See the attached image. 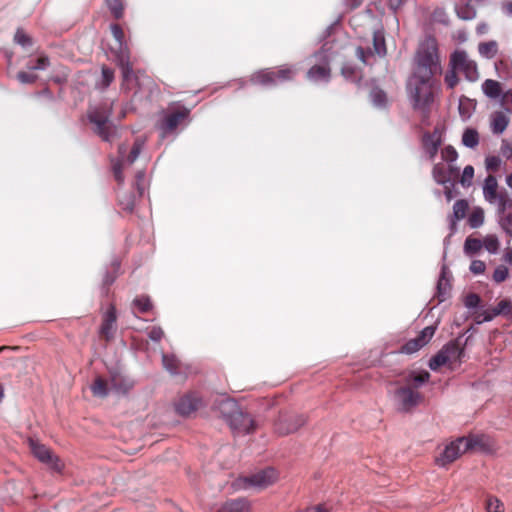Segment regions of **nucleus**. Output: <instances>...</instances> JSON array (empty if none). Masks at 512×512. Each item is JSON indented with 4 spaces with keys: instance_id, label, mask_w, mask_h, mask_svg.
I'll return each instance as SVG.
<instances>
[{
    "instance_id": "f257e3e1",
    "label": "nucleus",
    "mask_w": 512,
    "mask_h": 512,
    "mask_svg": "<svg viewBox=\"0 0 512 512\" xmlns=\"http://www.w3.org/2000/svg\"><path fill=\"white\" fill-rule=\"evenodd\" d=\"M407 89L413 108L420 110L423 117L427 118L434 101L432 77L414 73L407 83Z\"/></svg>"
},
{
    "instance_id": "f03ea898",
    "label": "nucleus",
    "mask_w": 512,
    "mask_h": 512,
    "mask_svg": "<svg viewBox=\"0 0 512 512\" xmlns=\"http://www.w3.org/2000/svg\"><path fill=\"white\" fill-rule=\"evenodd\" d=\"M111 33L118 44V52L116 61L122 73V89L125 91L132 90L135 84H138V78L135 76L132 65L129 60V51L125 44L124 32L120 25L111 24Z\"/></svg>"
},
{
    "instance_id": "7ed1b4c3",
    "label": "nucleus",
    "mask_w": 512,
    "mask_h": 512,
    "mask_svg": "<svg viewBox=\"0 0 512 512\" xmlns=\"http://www.w3.org/2000/svg\"><path fill=\"white\" fill-rule=\"evenodd\" d=\"M418 67L415 73L425 74V77H433L440 71L437 41L434 37H426L417 51Z\"/></svg>"
},
{
    "instance_id": "20e7f679",
    "label": "nucleus",
    "mask_w": 512,
    "mask_h": 512,
    "mask_svg": "<svg viewBox=\"0 0 512 512\" xmlns=\"http://www.w3.org/2000/svg\"><path fill=\"white\" fill-rule=\"evenodd\" d=\"M221 412L230 428L236 433L249 434L256 429L255 421L250 415L244 413L234 401H223Z\"/></svg>"
},
{
    "instance_id": "39448f33",
    "label": "nucleus",
    "mask_w": 512,
    "mask_h": 512,
    "mask_svg": "<svg viewBox=\"0 0 512 512\" xmlns=\"http://www.w3.org/2000/svg\"><path fill=\"white\" fill-rule=\"evenodd\" d=\"M482 443V437L471 435L468 437H459L445 446L439 456L436 457V464L445 467L454 462L460 455L471 450Z\"/></svg>"
},
{
    "instance_id": "423d86ee",
    "label": "nucleus",
    "mask_w": 512,
    "mask_h": 512,
    "mask_svg": "<svg viewBox=\"0 0 512 512\" xmlns=\"http://www.w3.org/2000/svg\"><path fill=\"white\" fill-rule=\"evenodd\" d=\"M110 114L100 107L89 110L88 119L94 125V132L105 142H112L117 135V128L109 120Z\"/></svg>"
},
{
    "instance_id": "0eeeda50",
    "label": "nucleus",
    "mask_w": 512,
    "mask_h": 512,
    "mask_svg": "<svg viewBox=\"0 0 512 512\" xmlns=\"http://www.w3.org/2000/svg\"><path fill=\"white\" fill-rule=\"evenodd\" d=\"M449 65L450 68L456 70L458 73H462L470 82H474L479 78L476 62L472 60L464 50L454 51L450 56Z\"/></svg>"
},
{
    "instance_id": "6e6552de",
    "label": "nucleus",
    "mask_w": 512,
    "mask_h": 512,
    "mask_svg": "<svg viewBox=\"0 0 512 512\" xmlns=\"http://www.w3.org/2000/svg\"><path fill=\"white\" fill-rule=\"evenodd\" d=\"M393 401L400 412H410L422 401V395L410 386H401L394 391Z\"/></svg>"
},
{
    "instance_id": "1a4fd4ad",
    "label": "nucleus",
    "mask_w": 512,
    "mask_h": 512,
    "mask_svg": "<svg viewBox=\"0 0 512 512\" xmlns=\"http://www.w3.org/2000/svg\"><path fill=\"white\" fill-rule=\"evenodd\" d=\"M294 71L288 67H281L278 70L264 69L253 74L251 81L264 86L276 85L292 79Z\"/></svg>"
},
{
    "instance_id": "9d476101",
    "label": "nucleus",
    "mask_w": 512,
    "mask_h": 512,
    "mask_svg": "<svg viewBox=\"0 0 512 512\" xmlns=\"http://www.w3.org/2000/svg\"><path fill=\"white\" fill-rule=\"evenodd\" d=\"M190 110L182 108L176 111H169L164 114L163 118L157 124L161 138L175 132L180 123L189 117Z\"/></svg>"
},
{
    "instance_id": "9b49d317",
    "label": "nucleus",
    "mask_w": 512,
    "mask_h": 512,
    "mask_svg": "<svg viewBox=\"0 0 512 512\" xmlns=\"http://www.w3.org/2000/svg\"><path fill=\"white\" fill-rule=\"evenodd\" d=\"M277 480V471L274 468L260 470L249 477L242 479L243 484L240 487L247 489L255 487L259 489L266 488Z\"/></svg>"
},
{
    "instance_id": "f8f14e48",
    "label": "nucleus",
    "mask_w": 512,
    "mask_h": 512,
    "mask_svg": "<svg viewBox=\"0 0 512 512\" xmlns=\"http://www.w3.org/2000/svg\"><path fill=\"white\" fill-rule=\"evenodd\" d=\"M316 59L319 61L318 64L313 65L307 72L309 80L318 82H328L330 79V57L327 51L322 50L315 54Z\"/></svg>"
},
{
    "instance_id": "ddd939ff",
    "label": "nucleus",
    "mask_w": 512,
    "mask_h": 512,
    "mask_svg": "<svg viewBox=\"0 0 512 512\" xmlns=\"http://www.w3.org/2000/svg\"><path fill=\"white\" fill-rule=\"evenodd\" d=\"M305 423L306 418L303 415L282 417L275 424V431L282 436L288 435L296 432Z\"/></svg>"
},
{
    "instance_id": "4468645a",
    "label": "nucleus",
    "mask_w": 512,
    "mask_h": 512,
    "mask_svg": "<svg viewBox=\"0 0 512 512\" xmlns=\"http://www.w3.org/2000/svg\"><path fill=\"white\" fill-rule=\"evenodd\" d=\"M422 144L424 152L428 155L429 160L433 161L442 144V138L438 128H435L432 133L425 132L422 137Z\"/></svg>"
},
{
    "instance_id": "2eb2a0df",
    "label": "nucleus",
    "mask_w": 512,
    "mask_h": 512,
    "mask_svg": "<svg viewBox=\"0 0 512 512\" xmlns=\"http://www.w3.org/2000/svg\"><path fill=\"white\" fill-rule=\"evenodd\" d=\"M511 110L509 108L506 109V112L504 111H495L491 114L490 117V127L491 131L494 134H502L506 128L509 125V117L507 113H510Z\"/></svg>"
},
{
    "instance_id": "dca6fc26",
    "label": "nucleus",
    "mask_w": 512,
    "mask_h": 512,
    "mask_svg": "<svg viewBox=\"0 0 512 512\" xmlns=\"http://www.w3.org/2000/svg\"><path fill=\"white\" fill-rule=\"evenodd\" d=\"M200 401L194 395H186L176 403V411L182 416H188L195 412L199 407Z\"/></svg>"
},
{
    "instance_id": "f3484780",
    "label": "nucleus",
    "mask_w": 512,
    "mask_h": 512,
    "mask_svg": "<svg viewBox=\"0 0 512 512\" xmlns=\"http://www.w3.org/2000/svg\"><path fill=\"white\" fill-rule=\"evenodd\" d=\"M489 203L496 206V218L512 211V197L506 189H501L499 197Z\"/></svg>"
},
{
    "instance_id": "a211bd4d",
    "label": "nucleus",
    "mask_w": 512,
    "mask_h": 512,
    "mask_svg": "<svg viewBox=\"0 0 512 512\" xmlns=\"http://www.w3.org/2000/svg\"><path fill=\"white\" fill-rule=\"evenodd\" d=\"M116 323V310L111 306L104 315V320L100 328V333L110 340L114 334V326Z\"/></svg>"
},
{
    "instance_id": "6ab92c4d",
    "label": "nucleus",
    "mask_w": 512,
    "mask_h": 512,
    "mask_svg": "<svg viewBox=\"0 0 512 512\" xmlns=\"http://www.w3.org/2000/svg\"><path fill=\"white\" fill-rule=\"evenodd\" d=\"M216 512H250V504L244 498L226 501Z\"/></svg>"
},
{
    "instance_id": "aec40b11",
    "label": "nucleus",
    "mask_w": 512,
    "mask_h": 512,
    "mask_svg": "<svg viewBox=\"0 0 512 512\" xmlns=\"http://www.w3.org/2000/svg\"><path fill=\"white\" fill-rule=\"evenodd\" d=\"M498 182L495 176L488 175L484 180L483 197L489 203L499 197Z\"/></svg>"
},
{
    "instance_id": "412c9836",
    "label": "nucleus",
    "mask_w": 512,
    "mask_h": 512,
    "mask_svg": "<svg viewBox=\"0 0 512 512\" xmlns=\"http://www.w3.org/2000/svg\"><path fill=\"white\" fill-rule=\"evenodd\" d=\"M30 448L33 455L44 463H53V455L51 451L43 444H40L34 440H30Z\"/></svg>"
},
{
    "instance_id": "4be33fe9",
    "label": "nucleus",
    "mask_w": 512,
    "mask_h": 512,
    "mask_svg": "<svg viewBox=\"0 0 512 512\" xmlns=\"http://www.w3.org/2000/svg\"><path fill=\"white\" fill-rule=\"evenodd\" d=\"M450 292V283L447 278V267L445 265L442 266L441 274L437 282V298L439 302H443L449 296Z\"/></svg>"
},
{
    "instance_id": "5701e85b",
    "label": "nucleus",
    "mask_w": 512,
    "mask_h": 512,
    "mask_svg": "<svg viewBox=\"0 0 512 512\" xmlns=\"http://www.w3.org/2000/svg\"><path fill=\"white\" fill-rule=\"evenodd\" d=\"M468 202L464 199L457 200L453 205V215L450 219V228L455 230L456 223L462 220L467 213Z\"/></svg>"
},
{
    "instance_id": "b1692460",
    "label": "nucleus",
    "mask_w": 512,
    "mask_h": 512,
    "mask_svg": "<svg viewBox=\"0 0 512 512\" xmlns=\"http://www.w3.org/2000/svg\"><path fill=\"white\" fill-rule=\"evenodd\" d=\"M440 351H445L444 356L448 358V363L459 361L464 354V350L460 348L457 341H450L445 344Z\"/></svg>"
},
{
    "instance_id": "393cba45",
    "label": "nucleus",
    "mask_w": 512,
    "mask_h": 512,
    "mask_svg": "<svg viewBox=\"0 0 512 512\" xmlns=\"http://www.w3.org/2000/svg\"><path fill=\"white\" fill-rule=\"evenodd\" d=\"M483 93L491 99H498L501 96L502 89L498 81L492 79H486L482 83Z\"/></svg>"
},
{
    "instance_id": "a878e982",
    "label": "nucleus",
    "mask_w": 512,
    "mask_h": 512,
    "mask_svg": "<svg viewBox=\"0 0 512 512\" xmlns=\"http://www.w3.org/2000/svg\"><path fill=\"white\" fill-rule=\"evenodd\" d=\"M478 52L482 57L492 59L498 52V43L495 40L481 42L478 45Z\"/></svg>"
},
{
    "instance_id": "bb28decb",
    "label": "nucleus",
    "mask_w": 512,
    "mask_h": 512,
    "mask_svg": "<svg viewBox=\"0 0 512 512\" xmlns=\"http://www.w3.org/2000/svg\"><path fill=\"white\" fill-rule=\"evenodd\" d=\"M462 144L467 148H476L479 144L478 131L474 128H466L462 135Z\"/></svg>"
},
{
    "instance_id": "cd10ccee",
    "label": "nucleus",
    "mask_w": 512,
    "mask_h": 512,
    "mask_svg": "<svg viewBox=\"0 0 512 512\" xmlns=\"http://www.w3.org/2000/svg\"><path fill=\"white\" fill-rule=\"evenodd\" d=\"M373 50L380 57H384L387 53L385 37L382 30H376L373 33Z\"/></svg>"
},
{
    "instance_id": "c85d7f7f",
    "label": "nucleus",
    "mask_w": 512,
    "mask_h": 512,
    "mask_svg": "<svg viewBox=\"0 0 512 512\" xmlns=\"http://www.w3.org/2000/svg\"><path fill=\"white\" fill-rule=\"evenodd\" d=\"M429 379H430V374L427 371H423L417 375L410 374L406 378V386H410L413 389L417 390L423 384L428 382Z\"/></svg>"
},
{
    "instance_id": "c756f323",
    "label": "nucleus",
    "mask_w": 512,
    "mask_h": 512,
    "mask_svg": "<svg viewBox=\"0 0 512 512\" xmlns=\"http://www.w3.org/2000/svg\"><path fill=\"white\" fill-rule=\"evenodd\" d=\"M125 153H126V147L120 146L119 147V155H120L121 159H118L117 161H115L113 163L114 177L119 184H122L124 182V176L122 173V170H123V160L122 159L124 158Z\"/></svg>"
},
{
    "instance_id": "7c9ffc66",
    "label": "nucleus",
    "mask_w": 512,
    "mask_h": 512,
    "mask_svg": "<svg viewBox=\"0 0 512 512\" xmlns=\"http://www.w3.org/2000/svg\"><path fill=\"white\" fill-rule=\"evenodd\" d=\"M432 176H433V179L438 184H441V185H444L450 181V177L447 174L445 167L441 163L434 165V167L432 169Z\"/></svg>"
},
{
    "instance_id": "2f4dec72",
    "label": "nucleus",
    "mask_w": 512,
    "mask_h": 512,
    "mask_svg": "<svg viewBox=\"0 0 512 512\" xmlns=\"http://www.w3.org/2000/svg\"><path fill=\"white\" fill-rule=\"evenodd\" d=\"M484 223V210L480 207L473 209L468 217V224L471 228H479Z\"/></svg>"
},
{
    "instance_id": "473e14b6",
    "label": "nucleus",
    "mask_w": 512,
    "mask_h": 512,
    "mask_svg": "<svg viewBox=\"0 0 512 512\" xmlns=\"http://www.w3.org/2000/svg\"><path fill=\"white\" fill-rule=\"evenodd\" d=\"M135 203L136 196L133 193H124L119 196V205L127 212L131 213L134 210Z\"/></svg>"
},
{
    "instance_id": "72a5a7b5",
    "label": "nucleus",
    "mask_w": 512,
    "mask_h": 512,
    "mask_svg": "<svg viewBox=\"0 0 512 512\" xmlns=\"http://www.w3.org/2000/svg\"><path fill=\"white\" fill-rule=\"evenodd\" d=\"M162 363L164 368L171 374L175 375L178 373L179 361L174 355L163 354Z\"/></svg>"
},
{
    "instance_id": "f704fd0d",
    "label": "nucleus",
    "mask_w": 512,
    "mask_h": 512,
    "mask_svg": "<svg viewBox=\"0 0 512 512\" xmlns=\"http://www.w3.org/2000/svg\"><path fill=\"white\" fill-rule=\"evenodd\" d=\"M455 11L462 20H472L476 16V10L469 4L456 6Z\"/></svg>"
},
{
    "instance_id": "c9c22d12",
    "label": "nucleus",
    "mask_w": 512,
    "mask_h": 512,
    "mask_svg": "<svg viewBox=\"0 0 512 512\" xmlns=\"http://www.w3.org/2000/svg\"><path fill=\"white\" fill-rule=\"evenodd\" d=\"M458 110L462 120L466 121L472 114V103L466 97H461L459 100Z\"/></svg>"
},
{
    "instance_id": "e433bc0d",
    "label": "nucleus",
    "mask_w": 512,
    "mask_h": 512,
    "mask_svg": "<svg viewBox=\"0 0 512 512\" xmlns=\"http://www.w3.org/2000/svg\"><path fill=\"white\" fill-rule=\"evenodd\" d=\"M497 223L509 236H512V210L497 217Z\"/></svg>"
},
{
    "instance_id": "4c0bfd02",
    "label": "nucleus",
    "mask_w": 512,
    "mask_h": 512,
    "mask_svg": "<svg viewBox=\"0 0 512 512\" xmlns=\"http://www.w3.org/2000/svg\"><path fill=\"white\" fill-rule=\"evenodd\" d=\"M94 396L106 397L108 395L107 383L100 377L96 378L91 386Z\"/></svg>"
},
{
    "instance_id": "58836bf2",
    "label": "nucleus",
    "mask_w": 512,
    "mask_h": 512,
    "mask_svg": "<svg viewBox=\"0 0 512 512\" xmlns=\"http://www.w3.org/2000/svg\"><path fill=\"white\" fill-rule=\"evenodd\" d=\"M445 354V351H438L436 355H434L430 360H429V363H428V366L431 370L433 371H436L438 370L441 366L445 365L448 363V358H446V356H444Z\"/></svg>"
},
{
    "instance_id": "ea45409f",
    "label": "nucleus",
    "mask_w": 512,
    "mask_h": 512,
    "mask_svg": "<svg viewBox=\"0 0 512 512\" xmlns=\"http://www.w3.org/2000/svg\"><path fill=\"white\" fill-rule=\"evenodd\" d=\"M445 354V351H438L436 355H434L430 360H429V363H428V366L431 370L433 371H436L438 370L441 366L445 365L448 363V358H446V356H444Z\"/></svg>"
},
{
    "instance_id": "a19ab883",
    "label": "nucleus",
    "mask_w": 512,
    "mask_h": 512,
    "mask_svg": "<svg viewBox=\"0 0 512 512\" xmlns=\"http://www.w3.org/2000/svg\"><path fill=\"white\" fill-rule=\"evenodd\" d=\"M482 246L489 253L495 254L499 249V240L495 235H487L482 241Z\"/></svg>"
},
{
    "instance_id": "79ce46f5",
    "label": "nucleus",
    "mask_w": 512,
    "mask_h": 512,
    "mask_svg": "<svg viewBox=\"0 0 512 512\" xmlns=\"http://www.w3.org/2000/svg\"><path fill=\"white\" fill-rule=\"evenodd\" d=\"M143 145H144L143 140H141L139 138L135 140L129 155L126 158V162L129 165L133 164L136 161V159L139 157V155L142 151Z\"/></svg>"
},
{
    "instance_id": "37998d69",
    "label": "nucleus",
    "mask_w": 512,
    "mask_h": 512,
    "mask_svg": "<svg viewBox=\"0 0 512 512\" xmlns=\"http://www.w3.org/2000/svg\"><path fill=\"white\" fill-rule=\"evenodd\" d=\"M370 99L376 107H383L386 103V94L379 88H373L370 92Z\"/></svg>"
},
{
    "instance_id": "c03bdc74",
    "label": "nucleus",
    "mask_w": 512,
    "mask_h": 512,
    "mask_svg": "<svg viewBox=\"0 0 512 512\" xmlns=\"http://www.w3.org/2000/svg\"><path fill=\"white\" fill-rule=\"evenodd\" d=\"M486 512H504V505L497 497L489 496L486 500Z\"/></svg>"
},
{
    "instance_id": "a18cd8bd",
    "label": "nucleus",
    "mask_w": 512,
    "mask_h": 512,
    "mask_svg": "<svg viewBox=\"0 0 512 512\" xmlns=\"http://www.w3.org/2000/svg\"><path fill=\"white\" fill-rule=\"evenodd\" d=\"M436 331V327L434 326H427L425 327L420 334L416 337L417 340L420 342V344L425 346L434 336Z\"/></svg>"
},
{
    "instance_id": "49530a36",
    "label": "nucleus",
    "mask_w": 512,
    "mask_h": 512,
    "mask_svg": "<svg viewBox=\"0 0 512 512\" xmlns=\"http://www.w3.org/2000/svg\"><path fill=\"white\" fill-rule=\"evenodd\" d=\"M482 248V241L475 238H467L464 243V250L468 254H474Z\"/></svg>"
},
{
    "instance_id": "de8ad7c7",
    "label": "nucleus",
    "mask_w": 512,
    "mask_h": 512,
    "mask_svg": "<svg viewBox=\"0 0 512 512\" xmlns=\"http://www.w3.org/2000/svg\"><path fill=\"white\" fill-rule=\"evenodd\" d=\"M14 41L16 44L22 47H29L32 45V39L22 29H17L14 35Z\"/></svg>"
},
{
    "instance_id": "09e8293b",
    "label": "nucleus",
    "mask_w": 512,
    "mask_h": 512,
    "mask_svg": "<svg viewBox=\"0 0 512 512\" xmlns=\"http://www.w3.org/2000/svg\"><path fill=\"white\" fill-rule=\"evenodd\" d=\"M107 6L116 19L123 16V4L121 0H107Z\"/></svg>"
},
{
    "instance_id": "8fccbe9b",
    "label": "nucleus",
    "mask_w": 512,
    "mask_h": 512,
    "mask_svg": "<svg viewBox=\"0 0 512 512\" xmlns=\"http://www.w3.org/2000/svg\"><path fill=\"white\" fill-rule=\"evenodd\" d=\"M50 60L47 56H41L38 59L35 60V62H30L27 65V68L29 70H45L49 67Z\"/></svg>"
},
{
    "instance_id": "3c124183",
    "label": "nucleus",
    "mask_w": 512,
    "mask_h": 512,
    "mask_svg": "<svg viewBox=\"0 0 512 512\" xmlns=\"http://www.w3.org/2000/svg\"><path fill=\"white\" fill-rule=\"evenodd\" d=\"M441 156L444 161L452 164L457 160L458 153L453 146L448 145L442 149Z\"/></svg>"
},
{
    "instance_id": "603ef678",
    "label": "nucleus",
    "mask_w": 512,
    "mask_h": 512,
    "mask_svg": "<svg viewBox=\"0 0 512 512\" xmlns=\"http://www.w3.org/2000/svg\"><path fill=\"white\" fill-rule=\"evenodd\" d=\"M420 348H422V345L417 340V338L409 340L407 343H405L402 348L401 352L405 354H413L417 352Z\"/></svg>"
},
{
    "instance_id": "864d4df0",
    "label": "nucleus",
    "mask_w": 512,
    "mask_h": 512,
    "mask_svg": "<svg viewBox=\"0 0 512 512\" xmlns=\"http://www.w3.org/2000/svg\"><path fill=\"white\" fill-rule=\"evenodd\" d=\"M508 274V268L504 265H499L495 268L492 278L496 283H501L506 280Z\"/></svg>"
},
{
    "instance_id": "5fc2aeb1",
    "label": "nucleus",
    "mask_w": 512,
    "mask_h": 512,
    "mask_svg": "<svg viewBox=\"0 0 512 512\" xmlns=\"http://www.w3.org/2000/svg\"><path fill=\"white\" fill-rule=\"evenodd\" d=\"M133 303L136 307H138L139 311L142 313H145L152 308L151 301H150L149 297H146V296L136 298L133 301Z\"/></svg>"
},
{
    "instance_id": "6e6d98bb",
    "label": "nucleus",
    "mask_w": 512,
    "mask_h": 512,
    "mask_svg": "<svg viewBox=\"0 0 512 512\" xmlns=\"http://www.w3.org/2000/svg\"><path fill=\"white\" fill-rule=\"evenodd\" d=\"M474 177V168L471 165H467L462 173L460 183L463 186H470Z\"/></svg>"
},
{
    "instance_id": "4d7b16f0",
    "label": "nucleus",
    "mask_w": 512,
    "mask_h": 512,
    "mask_svg": "<svg viewBox=\"0 0 512 512\" xmlns=\"http://www.w3.org/2000/svg\"><path fill=\"white\" fill-rule=\"evenodd\" d=\"M501 165V159L498 156H487L485 166L488 171L496 172Z\"/></svg>"
},
{
    "instance_id": "13d9d810",
    "label": "nucleus",
    "mask_w": 512,
    "mask_h": 512,
    "mask_svg": "<svg viewBox=\"0 0 512 512\" xmlns=\"http://www.w3.org/2000/svg\"><path fill=\"white\" fill-rule=\"evenodd\" d=\"M457 71L450 68V70L446 73L445 75V84L447 85L448 88L450 89H453L457 83H458V76H457Z\"/></svg>"
},
{
    "instance_id": "bf43d9fd",
    "label": "nucleus",
    "mask_w": 512,
    "mask_h": 512,
    "mask_svg": "<svg viewBox=\"0 0 512 512\" xmlns=\"http://www.w3.org/2000/svg\"><path fill=\"white\" fill-rule=\"evenodd\" d=\"M496 307L503 316H509L512 314V301L509 299L501 300Z\"/></svg>"
},
{
    "instance_id": "052dcab7",
    "label": "nucleus",
    "mask_w": 512,
    "mask_h": 512,
    "mask_svg": "<svg viewBox=\"0 0 512 512\" xmlns=\"http://www.w3.org/2000/svg\"><path fill=\"white\" fill-rule=\"evenodd\" d=\"M145 173L144 171H138L136 174L135 187L137 189V193L139 197H142L145 191V183H144Z\"/></svg>"
},
{
    "instance_id": "680f3d73",
    "label": "nucleus",
    "mask_w": 512,
    "mask_h": 512,
    "mask_svg": "<svg viewBox=\"0 0 512 512\" xmlns=\"http://www.w3.org/2000/svg\"><path fill=\"white\" fill-rule=\"evenodd\" d=\"M480 297L475 293H470L465 297L464 304L469 309L477 308L480 304Z\"/></svg>"
},
{
    "instance_id": "e2e57ef3",
    "label": "nucleus",
    "mask_w": 512,
    "mask_h": 512,
    "mask_svg": "<svg viewBox=\"0 0 512 512\" xmlns=\"http://www.w3.org/2000/svg\"><path fill=\"white\" fill-rule=\"evenodd\" d=\"M17 79L22 84H31L37 80V75L28 73V72H24V71H20L17 74Z\"/></svg>"
},
{
    "instance_id": "0e129e2a",
    "label": "nucleus",
    "mask_w": 512,
    "mask_h": 512,
    "mask_svg": "<svg viewBox=\"0 0 512 512\" xmlns=\"http://www.w3.org/2000/svg\"><path fill=\"white\" fill-rule=\"evenodd\" d=\"M114 80V72L108 67L102 68V81L104 87H108Z\"/></svg>"
},
{
    "instance_id": "69168bd1",
    "label": "nucleus",
    "mask_w": 512,
    "mask_h": 512,
    "mask_svg": "<svg viewBox=\"0 0 512 512\" xmlns=\"http://www.w3.org/2000/svg\"><path fill=\"white\" fill-rule=\"evenodd\" d=\"M163 336L164 332L162 328L159 326L152 327L148 332V337L154 342H159L163 338Z\"/></svg>"
},
{
    "instance_id": "338daca9",
    "label": "nucleus",
    "mask_w": 512,
    "mask_h": 512,
    "mask_svg": "<svg viewBox=\"0 0 512 512\" xmlns=\"http://www.w3.org/2000/svg\"><path fill=\"white\" fill-rule=\"evenodd\" d=\"M486 265L481 260H473L470 264V271L473 274H482L485 271Z\"/></svg>"
},
{
    "instance_id": "774afa93",
    "label": "nucleus",
    "mask_w": 512,
    "mask_h": 512,
    "mask_svg": "<svg viewBox=\"0 0 512 512\" xmlns=\"http://www.w3.org/2000/svg\"><path fill=\"white\" fill-rule=\"evenodd\" d=\"M501 154L506 159L512 158V142H508L507 140H503L500 148Z\"/></svg>"
}]
</instances>
